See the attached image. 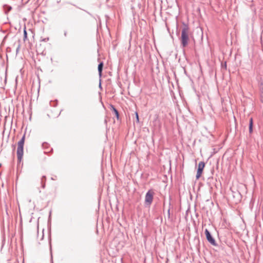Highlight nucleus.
Wrapping results in <instances>:
<instances>
[{
  "label": "nucleus",
  "mask_w": 263,
  "mask_h": 263,
  "mask_svg": "<svg viewBox=\"0 0 263 263\" xmlns=\"http://www.w3.org/2000/svg\"><path fill=\"white\" fill-rule=\"evenodd\" d=\"M154 195V193L152 190H149L147 192L145 198V202L147 205H150L152 203L153 200Z\"/></svg>",
  "instance_id": "obj_3"
},
{
  "label": "nucleus",
  "mask_w": 263,
  "mask_h": 263,
  "mask_svg": "<svg viewBox=\"0 0 263 263\" xmlns=\"http://www.w3.org/2000/svg\"><path fill=\"white\" fill-rule=\"evenodd\" d=\"M103 67V63L101 62L98 65V71H99V74L100 77H101L102 76V72Z\"/></svg>",
  "instance_id": "obj_6"
},
{
  "label": "nucleus",
  "mask_w": 263,
  "mask_h": 263,
  "mask_svg": "<svg viewBox=\"0 0 263 263\" xmlns=\"http://www.w3.org/2000/svg\"><path fill=\"white\" fill-rule=\"evenodd\" d=\"M25 140V136L24 135L21 140L17 143V157L20 162L21 161L23 156Z\"/></svg>",
  "instance_id": "obj_1"
},
{
  "label": "nucleus",
  "mask_w": 263,
  "mask_h": 263,
  "mask_svg": "<svg viewBox=\"0 0 263 263\" xmlns=\"http://www.w3.org/2000/svg\"><path fill=\"white\" fill-rule=\"evenodd\" d=\"M110 108L114 112V113L115 114V116L117 117V118L118 119H119V112H118V110L112 105L110 106Z\"/></svg>",
  "instance_id": "obj_7"
},
{
  "label": "nucleus",
  "mask_w": 263,
  "mask_h": 263,
  "mask_svg": "<svg viewBox=\"0 0 263 263\" xmlns=\"http://www.w3.org/2000/svg\"><path fill=\"white\" fill-rule=\"evenodd\" d=\"M252 128H253V119L251 118L250 119V123H249V131H250V133H251L252 132Z\"/></svg>",
  "instance_id": "obj_8"
},
{
  "label": "nucleus",
  "mask_w": 263,
  "mask_h": 263,
  "mask_svg": "<svg viewBox=\"0 0 263 263\" xmlns=\"http://www.w3.org/2000/svg\"><path fill=\"white\" fill-rule=\"evenodd\" d=\"M189 29L187 26H185L182 30L181 32V43L183 47H185L189 41Z\"/></svg>",
  "instance_id": "obj_2"
},
{
  "label": "nucleus",
  "mask_w": 263,
  "mask_h": 263,
  "mask_svg": "<svg viewBox=\"0 0 263 263\" xmlns=\"http://www.w3.org/2000/svg\"><path fill=\"white\" fill-rule=\"evenodd\" d=\"M205 234L206 236V238L207 240L212 245H215V241L214 239L212 237L210 232L207 230L205 229Z\"/></svg>",
  "instance_id": "obj_5"
},
{
  "label": "nucleus",
  "mask_w": 263,
  "mask_h": 263,
  "mask_svg": "<svg viewBox=\"0 0 263 263\" xmlns=\"http://www.w3.org/2000/svg\"><path fill=\"white\" fill-rule=\"evenodd\" d=\"M135 115H136V118L137 122H139V116H138V112H135Z\"/></svg>",
  "instance_id": "obj_10"
},
{
  "label": "nucleus",
  "mask_w": 263,
  "mask_h": 263,
  "mask_svg": "<svg viewBox=\"0 0 263 263\" xmlns=\"http://www.w3.org/2000/svg\"><path fill=\"white\" fill-rule=\"evenodd\" d=\"M205 167V163L203 161H201L199 163L198 165V169L196 174V179H198L201 176L203 170Z\"/></svg>",
  "instance_id": "obj_4"
},
{
  "label": "nucleus",
  "mask_w": 263,
  "mask_h": 263,
  "mask_svg": "<svg viewBox=\"0 0 263 263\" xmlns=\"http://www.w3.org/2000/svg\"><path fill=\"white\" fill-rule=\"evenodd\" d=\"M27 31L26 30V27H25L24 29V39L26 40V39H27Z\"/></svg>",
  "instance_id": "obj_9"
}]
</instances>
